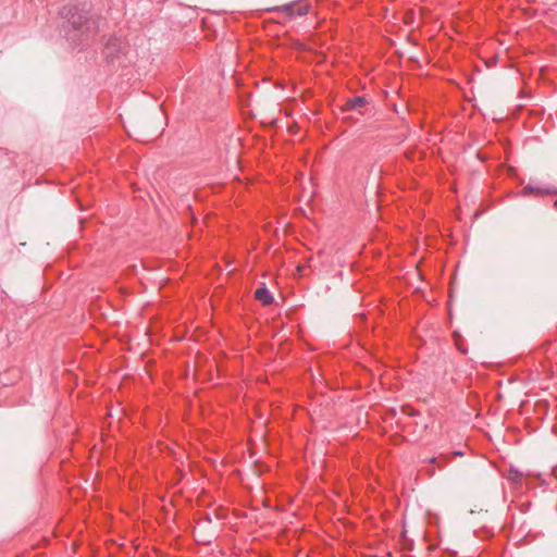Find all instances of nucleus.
<instances>
[{"label": "nucleus", "mask_w": 557, "mask_h": 557, "mask_svg": "<svg viewBox=\"0 0 557 557\" xmlns=\"http://www.w3.org/2000/svg\"><path fill=\"white\" fill-rule=\"evenodd\" d=\"M368 104L367 98L362 96L354 97L347 100L346 109L348 110H358Z\"/></svg>", "instance_id": "nucleus-4"}, {"label": "nucleus", "mask_w": 557, "mask_h": 557, "mask_svg": "<svg viewBox=\"0 0 557 557\" xmlns=\"http://www.w3.org/2000/svg\"><path fill=\"white\" fill-rule=\"evenodd\" d=\"M429 462L430 463H436L437 462V458L436 457H432L429 459Z\"/></svg>", "instance_id": "nucleus-7"}, {"label": "nucleus", "mask_w": 557, "mask_h": 557, "mask_svg": "<svg viewBox=\"0 0 557 557\" xmlns=\"http://www.w3.org/2000/svg\"><path fill=\"white\" fill-rule=\"evenodd\" d=\"M257 300L261 301L262 305L268 306L273 302V296L267 287H260L255 292Z\"/></svg>", "instance_id": "nucleus-3"}, {"label": "nucleus", "mask_w": 557, "mask_h": 557, "mask_svg": "<svg viewBox=\"0 0 557 557\" xmlns=\"http://www.w3.org/2000/svg\"><path fill=\"white\" fill-rule=\"evenodd\" d=\"M61 17L64 20V29L66 37L75 45H81L96 35V21L89 17L87 10L76 4L64 5L60 11Z\"/></svg>", "instance_id": "nucleus-1"}, {"label": "nucleus", "mask_w": 557, "mask_h": 557, "mask_svg": "<svg viewBox=\"0 0 557 557\" xmlns=\"http://www.w3.org/2000/svg\"><path fill=\"white\" fill-rule=\"evenodd\" d=\"M203 527V522H199L195 529V532L200 531V529Z\"/></svg>", "instance_id": "nucleus-6"}, {"label": "nucleus", "mask_w": 557, "mask_h": 557, "mask_svg": "<svg viewBox=\"0 0 557 557\" xmlns=\"http://www.w3.org/2000/svg\"><path fill=\"white\" fill-rule=\"evenodd\" d=\"M211 542V539H203L202 540V543L206 544V543H210Z\"/></svg>", "instance_id": "nucleus-8"}, {"label": "nucleus", "mask_w": 557, "mask_h": 557, "mask_svg": "<svg viewBox=\"0 0 557 557\" xmlns=\"http://www.w3.org/2000/svg\"><path fill=\"white\" fill-rule=\"evenodd\" d=\"M280 11L285 12L289 17L302 16L309 12V5L302 2H293L278 8Z\"/></svg>", "instance_id": "nucleus-2"}, {"label": "nucleus", "mask_w": 557, "mask_h": 557, "mask_svg": "<svg viewBox=\"0 0 557 557\" xmlns=\"http://www.w3.org/2000/svg\"><path fill=\"white\" fill-rule=\"evenodd\" d=\"M548 193H550V190L542 189V188L533 186L531 184L524 186L522 189L523 195H543V194H548Z\"/></svg>", "instance_id": "nucleus-5"}, {"label": "nucleus", "mask_w": 557, "mask_h": 557, "mask_svg": "<svg viewBox=\"0 0 557 557\" xmlns=\"http://www.w3.org/2000/svg\"><path fill=\"white\" fill-rule=\"evenodd\" d=\"M554 207L557 209V199L554 202Z\"/></svg>", "instance_id": "nucleus-9"}]
</instances>
